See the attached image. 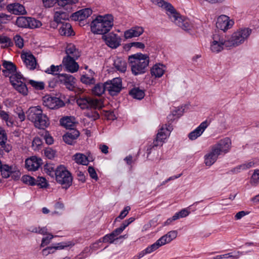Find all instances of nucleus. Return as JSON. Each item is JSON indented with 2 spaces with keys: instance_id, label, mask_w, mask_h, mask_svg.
Here are the masks:
<instances>
[{
  "instance_id": "obj_39",
  "label": "nucleus",
  "mask_w": 259,
  "mask_h": 259,
  "mask_svg": "<svg viewBox=\"0 0 259 259\" xmlns=\"http://www.w3.org/2000/svg\"><path fill=\"white\" fill-rule=\"evenodd\" d=\"M105 91V83H101L96 84L92 90L93 94L97 96H101Z\"/></svg>"
},
{
  "instance_id": "obj_38",
  "label": "nucleus",
  "mask_w": 259,
  "mask_h": 259,
  "mask_svg": "<svg viewBox=\"0 0 259 259\" xmlns=\"http://www.w3.org/2000/svg\"><path fill=\"white\" fill-rule=\"evenodd\" d=\"M114 65L116 69L121 72H124L126 70V63L122 58H116L114 61Z\"/></svg>"
},
{
  "instance_id": "obj_12",
  "label": "nucleus",
  "mask_w": 259,
  "mask_h": 259,
  "mask_svg": "<svg viewBox=\"0 0 259 259\" xmlns=\"http://www.w3.org/2000/svg\"><path fill=\"white\" fill-rule=\"evenodd\" d=\"M59 81L70 91H74L76 88V79L72 75L62 73L58 76Z\"/></svg>"
},
{
  "instance_id": "obj_11",
  "label": "nucleus",
  "mask_w": 259,
  "mask_h": 259,
  "mask_svg": "<svg viewBox=\"0 0 259 259\" xmlns=\"http://www.w3.org/2000/svg\"><path fill=\"white\" fill-rule=\"evenodd\" d=\"M213 40L210 44V49L212 52L218 53L221 52L224 47H229L226 45L227 40H224L223 37H220L218 34H214Z\"/></svg>"
},
{
  "instance_id": "obj_26",
  "label": "nucleus",
  "mask_w": 259,
  "mask_h": 259,
  "mask_svg": "<svg viewBox=\"0 0 259 259\" xmlns=\"http://www.w3.org/2000/svg\"><path fill=\"white\" fill-rule=\"evenodd\" d=\"M72 245L70 242H60L57 244L56 246L48 247L42 250L44 255L47 256L49 254L53 253L56 250L62 249L65 247Z\"/></svg>"
},
{
  "instance_id": "obj_13",
  "label": "nucleus",
  "mask_w": 259,
  "mask_h": 259,
  "mask_svg": "<svg viewBox=\"0 0 259 259\" xmlns=\"http://www.w3.org/2000/svg\"><path fill=\"white\" fill-rule=\"evenodd\" d=\"M231 146V141L229 138H225L221 140L218 143L213 145L211 147L216 151L220 155L222 154L228 153Z\"/></svg>"
},
{
  "instance_id": "obj_46",
  "label": "nucleus",
  "mask_w": 259,
  "mask_h": 259,
  "mask_svg": "<svg viewBox=\"0 0 259 259\" xmlns=\"http://www.w3.org/2000/svg\"><path fill=\"white\" fill-rule=\"evenodd\" d=\"M157 249L155 247L154 243L149 246H148L145 249L143 250V251H141L137 256L138 257V258L140 259L143 257L145 254L151 253V252L154 251L155 250H157Z\"/></svg>"
},
{
  "instance_id": "obj_30",
  "label": "nucleus",
  "mask_w": 259,
  "mask_h": 259,
  "mask_svg": "<svg viewBox=\"0 0 259 259\" xmlns=\"http://www.w3.org/2000/svg\"><path fill=\"white\" fill-rule=\"evenodd\" d=\"M7 8L9 12L15 15H24L26 13L24 7L18 3L9 4Z\"/></svg>"
},
{
  "instance_id": "obj_48",
  "label": "nucleus",
  "mask_w": 259,
  "mask_h": 259,
  "mask_svg": "<svg viewBox=\"0 0 259 259\" xmlns=\"http://www.w3.org/2000/svg\"><path fill=\"white\" fill-rule=\"evenodd\" d=\"M118 238H116L112 232L111 233L106 235L102 238L99 240L100 242H108L110 243H113L114 241L117 239Z\"/></svg>"
},
{
  "instance_id": "obj_62",
  "label": "nucleus",
  "mask_w": 259,
  "mask_h": 259,
  "mask_svg": "<svg viewBox=\"0 0 259 259\" xmlns=\"http://www.w3.org/2000/svg\"><path fill=\"white\" fill-rule=\"evenodd\" d=\"M48 236L42 239L41 246H44L48 245L51 240L54 238V236L51 234H48Z\"/></svg>"
},
{
  "instance_id": "obj_34",
  "label": "nucleus",
  "mask_w": 259,
  "mask_h": 259,
  "mask_svg": "<svg viewBox=\"0 0 259 259\" xmlns=\"http://www.w3.org/2000/svg\"><path fill=\"white\" fill-rule=\"evenodd\" d=\"M153 4L158 6L165 9L167 11V14H169L175 10L174 8L169 3H166L163 0H151Z\"/></svg>"
},
{
  "instance_id": "obj_21",
  "label": "nucleus",
  "mask_w": 259,
  "mask_h": 259,
  "mask_svg": "<svg viewBox=\"0 0 259 259\" xmlns=\"http://www.w3.org/2000/svg\"><path fill=\"white\" fill-rule=\"evenodd\" d=\"M42 113L41 107L37 106L30 107L26 113L27 119L33 123Z\"/></svg>"
},
{
  "instance_id": "obj_16",
  "label": "nucleus",
  "mask_w": 259,
  "mask_h": 259,
  "mask_svg": "<svg viewBox=\"0 0 259 259\" xmlns=\"http://www.w3.org/2000/svg\"><path fill=\"white\" fill-rule=\"evenodd\" d=\"M46 8H51L58 2V5L65 7L66 9L70 8V6L78 2V0H42Z\"/></svg>"
},
{
  "instance_id": "obj_42",
  "label": "nucleus",
  "mask_w": 259,
  "mask_h": 259,
  "mask_svg": "<svg viewBox=\"0 0 259 259\" xmlns=\"http://www.w3.org/2000/svg\"><path fill=\"white\" fill-rule=\"evenodd\" d=\"M60 123L63 126L71 130H73L74 126V123L69 117H65L61 119Z\"/></svg>"
},
{
  "instance_id": "obj_36",
  "label": "nucleus",
  "mask_w": 259,
  "mask_h": 259,
  "mask_svg": "<svg viewBox=\"0 0 259 259\" xmlns=\"http://www.w3.org/2000/svg\"><path fill=\"white\" fill-rule=\"evenodd\" d=\"M59 33L62 35H71L73 33L71 25L69 23H62L59 28Z\"/></svg>"
},
{
  "instance_id": "obj_35",
  "label": "nucleus",
  "mask_w": 259,
  "mask_h": 259,
  "mask_svg": "<svg viewBox=\"0 0 259 259\" xmlns=\"http://www.w3.org/2000/svg\"><path fill=\"white\" fill-rule=\"evenodd\" d=\"M242 254L239 251L217 255L213 259H238Z\"/></svg>"
},
{
  "instance_id": "obj_15",
  "label": "nucleus",
  "mask_w": 259,
  "mask_h": 259,
  "mask_svg": "<svg viewBox=\"0 0 259 259\" xmlns=\"http://www.w3.org/2000/svg\"><path fill=\"white\" fill-rule=\"evenodd\" d=\"M106 44L112 49H116L121 45V38L117 34L110 33L102 36Z\"/></svg>"
},
{
  "instance_id": "obj_55",
  "label": "nucleus",
  "mask_w": 259,
  "mask_h": 259,
  "mask_svg": "<svg viewBox=\"0 0 259 259\" xmlns=\"http://www.w3.org/2000/svg\"><path fill=\"white\" fill-rule=\"evenodd\" d=\"M35 179L29 176H24L22 178V181L25 184H28L31 186L35 185Z\"/></svg>"
},
{
  "instance_id": "obj_52",
  "label": "nucleus",
  "mask_w": 259,
  "mask_h": 259,
  "mask_svg": "<svg viewBox=\"0 0 259 259\" xmlns=\"http://www.w3.org/2000/svg\"><path fill=\"white\" fill-rule=\"evenodd\" d=\"M190 213L188 208H184L178 212L174 214V219H179L180 218H185L188 216Z\"/></svg>"
},
{
  "instance_id": "obj_54",
  "label": "nucleus",
  "mask_w": 259,
  "mask_h": 259,
  "mask_svg": "<svg viewBox=\"0 0 259 259\" xmlns=\"http://www.w3.org/2000/svg\"><path fill=\"white\" fill-rule=\"evenodd\" d=\"M44 170L48 175L53 178L55 176L56 169L52 164H47L45 166Z\"/></svg>"
},
{
  "instance_id": "obj_44",
  "label": "nucleus",
  "mask_w": 259,
  "mask_h": 259,
  "mask_svg": "<svg viewBox=\"0 0 259 259\" xmlns=\"http://www.w3.org/2000/svg\"><path fill=\"white\" fill-rule=\"evenodd\" d=\"M28 17L24 16L18 17L16 20V24L19 27L28 28Z\"/></svg>"
},
{
  "instance_id": "obj_27",
  "label": "nucleus",
  "mask_w": 259,
  "mask_h": 259,
  "mask_svg": "<svg viewBox=\"0 0 259 259\" xmlns=\"http://www.w3.org/2000/svg\"><path fill=\"white\" fill-rule=\"evenodd\" d=\"M36 120L33 123L34 126L37 128L44 130L50 125L49 118L43 113L39 115Z\"/></svg>"
},
{
  "instance_id": "obj_1",
  "label": "nucleus",
  "mask_w": 259,
  "mask_h": 259,
  "mask_svg": "<svg viewBox=\"0 0 259 259\" xmlns=\"http://www.w3.org/2000/svg\"><path fill=\"white\" fill-rule=\"evenodd\" d=\"M113 26V17L111 15H98L91 23V30L94 34L108 33Z\"/></svg>"
},
{
  "instance_id": "obj_31",
  "label": "nucleus",
  "mask_w": 259,
  "mask_h": 259,
  "mask_svg": "<svg viewBox=\"0 0 259 259\" xmlns=\"http://www.w3.org/2000/svg\"><path fill=\"white\" fill-rule=\"evenodd\" d=\"M79 136V132L76 130L73 129L66 133V134L63 136V139L66 143L69 145H72L74 143V141Z\"/></svg>"
},
{
  "instance_id": "obj_18",
  "label": "nucleus",
  "mask_w": 259,
  "mask_h": 259,
  "mask_svg": "<svg viewBox=\"0 0 259 259\" xmlns=\"http://www.w3.org/2000/svg\"><path fill=\"white\" fill-rule=\"evenodd\" d=\"M178 235V232L175 230L170 231L166 234L162 236L159 239H158L154 243L155 247L157 249L160 247L170 243L172 240L175 239Z\"/></svg>"
},
{
  "instance_id": "obj_5",
  "label": "nucleus",
  "mask_w": 259,
  "mask_h": 259,
  "mask_svg": "<svg viewBox=\"0 0 259 259\" xmlns=\"http://www.w3.org/2000/svg\"><path fill=\"white\" fill-rule=\"evenodd\" d=\"M77 105L82 109L88 108H100L102 106L101 100L91 97L80 98L76 101Z\"/></svg>"
},
{
  "instance_id": "obj_64",
  "label": "nucleus",
  "mask_w": 259,
  "mask_h": 259,
  "mask_svg": "<svg viewBox=\"0 0 259 259\" xmlns=\"http://www.w3.org/2000/svg\"><path fill=\"white\" fill-rule=\"evenodd\" d=\"M1 148L2 150L5 151L7 153H9L10 151H11L12 147V146L7 143V142H5L4 144H0Z\"/></svg>"
},
{
  "instance_id": "obj_43",
  "label": "nucleus",
  "mask_w": 259,
  "mask_h": 259,
  "mask_svg": "<svg viewBox=\"0 0 259 259\" xmlns=\"http://www.w3.org/2000/svg\"><path fill=\"white\" fill-rule=\"evenodd\" d=\"M27 83L31 85L36 90H42L45 88V83L43 81H37L32 79L27 80Z\"/></svg>"
},
{
  "instance_id": "obj_7",
  "label": "nucleus",
  "mask_w": 259,
  "mask_h": 259,
  "mask_svg": "<svg viewBox=\"0 0 259 259\" xmlns=\"http://www.w3.org/2000/svg\"><path fill=\"white\" fill-rule=\"evenodd\" d=\"M2 66L4 69L2 70L3 75L5 77H8L10 81L13 79L20 76V73L17 72L16 66L12 62L4 60L3 61Z\"/></svg>"
},
{
  "instance_id": "obj_14",
  "label": "nucleus",
  "mask_w": 259,
  "mask_h": 259,
  "mask_svg": "<svg viewBox=\"0 0 259 259\" xmlns=\"http://www.w3.org/2000/svg\"><path fill=\"white\" fill-rule=\"evenodd\" d=\"M234 24V22L228 16L225 15L220 16L216 23L217 27L223 31H226L230 29Z\"/></svg>"
},
{
  "instance_id": "obj_3",
  "label": "nucleus",
  "mask_w": 259,
  "mask_h": 259,
  "mask_svg": "<svg viewBox=\"0 0 259 259\" xmlns=\"http://www.w3.org/2000/svg\"><path fill=\"white\" fill-rule=\"evenodd\" d=\"M55 179L57 182L62 185L65 189H67L72 185L73 179L72 175L63 165H60L56 168Z\"/></svg>"
},
{
  "instance_id": "obj_24",
  "label": "nucleus",
  "mask_w": 259,
  "mask_h": 259,
  "mask_svg": "<svg viewBox=\"0 0 259 259\" xmlns=\"http://www.w3.org/2000/svg\"><path fill=\"white\" fill-rule=\"evenodd\" d=\"M21 58L28 69L33 70L36 68V61L32 54L30 53L22 54Z\"/></svg>"
},
{
  "instance_id": "obj_37",
  "label": "nucleus",
  "mask_w": 259,
  "mask_h": 259,
  "mask_svg": "<svg viewBox=\"0 0 259 259\" xmlns=\"http://www.w3.org/2000/svg\"><path fill=\"white\" fill-rule=\"evenodd\" d=\"M73 159L76 163L79 164L87 165L89 162L88 157L83 154L80 153L74 154Z\"/></svg>"
},
{
  "instance_id": "obj_6",
  "label": "nucleus",
  "mask_w": 259,
  "mask_h": 259,
  "mask_svg": "<svg viewBox=\"0 0 259 259\" xmlns=\"http://www.w3.org/2000/svg\"><path fill=\"white\" fill-rule=\"evenodd\" d=\"M169 17L173 22L184 30L187 31L191 29L192 24L190 20L187 18L182 17L175 10L173 12L169 14Z\"/></svg>"
},
{
  "instance_id": "obj_23",
  "label": "nucleus",
  "mask_w": 259,
  "mask_h": 259,
  "mask_svg": "<svg viewBox=\"0 0 259 259\" xmlns=\"http://www.w3.org/2000/svg\"><path fill=\"white\" fill-rule=\"evenodd\" d=\"M144 31L143 27L136 26L126 30L124 32V37L125 39H130L133 37H137L142 35Z\"/></svg>"
},
{
  "instance_id": "obj_53",
  "label": "nucleus",
  "mask_w": 259,
  "mask_h": 259,
  "mask_svg": "<svg viewBox=\"0 0 259 259\" xmlns=\"http://www.w3.org/2000/svg\"><path fill=\"white\" fill-rule=\"evenodd\" d=\"M0 44H4L5 47H11L13 45V42L11 39L5 35H0Z\"/></svg>"
},
{
  "instance_id": "obj_25",
  "label": "nucleus",
  "mask_w": 259,
  "mask_h": 259,
  "mask_svg": "<svg viewBox=\"0 0 259 259\" xmlns=\"http://www.w3.org/2000/svg\"><path fill=\"white\" fill-rule=\"evenodd\" d=\"M208 125V123L206 120L202 122L195 130L189 133L188 135L189 139L191 140L196 139L202 135Z\"/></svg>"
},
{
  "instance_id": "obj_59",
  "label": "nucleus",
  "mask_w": 259,
  "mask_h": 259,
  "mask_svg": "<svg viewBox=\"0 0 259 259\" xmlns=\"http://www.w3.org/2000/svg\"><path fill=\"white\" fill-rule=\"evenodd\" d=\"M5 142H7L6 132L3 128L0 127V144H4Z\"/></svg>"
},
{
  "instance_id": "obj_32",
  "label": "nucleus",
  "mask_w": 259,
  "mask_h": 259,
  "mask_svg": "<svg viewBox=\"0 0 259 259\" xmlns=\"http://www.w3.org/2000/svg\"><path fill=\"white\" fill-rule=\"evenodd\" d=\"M219 156L218 153L216 151H214L211 147L210 152L204 156V163L207 166L212 165L216 161Z\"/></svg>"
},
{
  "instance_id": "obj_47",
  "label": "nucleus",
  "mask_w": 259,
  "mask_h": 259,
  "mask_svg": "<svg viewBox=\"0 0 259 259\" xmlns=\"http://www.w3.org/2000/svg\"><path fill=\"white\" fill-rule=\"evenodd\" d=\"M28 28L34 29L40 27L42 25L40 21L35 19V18L28 17Z\"/></svg>"
},
{
  "instance_id": "obj_9",
  "label": "nucleus",
  "mask_w": 259,
  "mask_h": 259,
  "mask_svg": "<svg viewBox=\"0 0 259 259\" xmlns=\"http://www.w3.org/2000/svg\"><path fill=\"white\" fill-rule=\"evenodd\" d=\"M105 88L110 95H117L122 89V81L120 78H114L112 80L106 82Z\"/></svg>"
},
{
  "instance_id": "obj_63",
  "label": "nucleus",
  "mask_w": 259,
  "mask_h": 259,
  "mask_svg": "<svg viewBox=\"0 0 259 259\" xmlns=\"http://www.w3.org/2000/svg\"><path fill=\"white\" fill-rule=\"evenodd\" d=\"M88 172L90 174V176L93 179L97 181L98 177L95 168L92 166H89L88 167Z\"/></svg>"
},
{
  "instance_id": "obj_10",
  "label": "nucleus",
  "mask_w": 259,
  "mask_h": 259,
  "mask_svg": "<svg viewBox=\"0 0 259 259\" xmlns=\"http://www.w3.org/2000/svg\"><path fill=\"white\" fill-rule=\"evenodd\" d=\"M172 129V127L170 125H167L166 124L163 125L160 128L157 134L156 138L153 142L155 147L162 145L164 140L169 136Z\"/></svg>"
},
{
  "instance_id": "obj_41",
  "label": "nucleus",
  "mask_w": 259,
  "mask_h": 259,
  "mask_svg": "<svg viewBox=\"0 0 259 259\" xmlns=\"http://www.w3.org/2000/svg\"><path fill=\"white\" fill-rule=\"evenodd\" d=\"M130 94L135 99L141 100L145 96V93L143 90L139 88H134L131 90Z\"/></svg>"
},
{
  "instance_id": "obj_50",
  "label": "nucleus",
  "mask_w": 259,
  "mask_h": 259,
  "mask_svg": "<svg viewBox=\"0 0 259 259\" xmlns=\"http://www.w3.org/2000/svg\"><path fill=\"white\" fill-rule=\"evenodd\" d=\"M28 230L31 232L39 233L42 235L48 234V229L46 227H31Z\"/></svg>"
},
{
  "instance_id": "obj_20",
  "label": "nucleus",
  "mask_w": 259,
  "mask_h": 259,
  "mask_svg": "<svg viewBox=\"0 0 259 259\" xmlns=\"http://www.w3.org/2000/svg\"><path fill=\"white\" fill-rule=\"evenodd\" d=\"M42 163L40 158L36 156H32L25 160V167L30 171H35L38 169Z\"/></svg>"
},
{
  "instance_id": "obj_56",
  "label": "nucleus",
  "mask_w": 259,
  "mask_h": 259,
  "mask_svg": "<svg viewBox=\"0 0 259 259\" xmlns=\"http://www.w3.org/2000/svg\"><path fill=\"white\" fill-rule=\"evenodd\" d=\"M14 41L15 45L19 48H22L24 46V41L22 37L19 35H16L14 37Z\"/></svg>"
},
{
  "instance_id": "obj_60",
  "label": "nucleus",
  "mask_w": 259,
  "mask_h": 259,
  "mask_svg": "<svg viewBox=\"0 0 259 259\" xmlns=\"http://www.w3.org/2000/svg\"><path fill=\"white\" fill-rule=\"evenodd\" d=\"M12 19L11 15H7L4 13L0 14V21L2 23H6L8 21H10Z\"/></svg>"
},
{
  "instance_id": "obj_45",
  "label": "nucleus",
  "mask_w": 259,
  "mask_h": 259,
  "mask_svg": "<svg viewBox=\"0 0 259 259\" xmlns=\"http://www.w3.org/2000/svg\"><path fill=\"white\" fill-rule=\"evenodd\" d=\"M90 76H88V75H84L81 77V81L82 82L85 84H94L95 82V79L93 75L94 73L90 70Z\"/></svg>"
},
{
  "instance_id": "obj_28",
  "label": "nucleus",
  "mask_w": 259,
  "mask_h": 259,
  "mask_svg": "<svg viewBox=\"0 0 259 259\" xmlns=\"http://www.w3.org/2000/svg\"><path fill=\"white\" fill-rule=\"evenodd\" d=\"M66 57L77 59L81 55V52L73 44H68L66 47Z\"/></svg>"
},
{
  "instance_id": "obj_57",
  "label": "nucleus",
  "mask_w": 259,
  "mask_h": 259,
  "mask_svg": "<svg viewBox=\"0 0 259 259\" xmlns=\"http://www.w3.org/2000/svg\"><path fill=\"white\" fill-rule=\"evenodd\" d=\"M130 210L131 207L129 206H127L124 207V209L120 213L119 216L115 219V221H117L118 219L121 220L124 219L127 215Z\"/></svg>"
},
{
  "instance_id": "obj_2",
  "label": "nucleus",
  "mask_w": 259,
  "mask_h": 259,
  "mask_svg": "<svg viewBox=\"0 0 259 259\" xmlns=\"http://www.w3.org/2000/svg\"><path fill=\"white\" fill-rule=\"evenodd\" d=\"M128 61L133 74L137 75L146 72L149 63V57L146 54L137 53L129 56Z\"/></svg>"
},
{
  "instance_id": "obj_33",
  "label": "nucleus",
  "mask_w": 259,
  "mask_h": 259,
  "mask_svg": "<svg viewBox=\"0 0 259 259\" xmlns=\"http://www.w3.org/2000/svg\"><path fill=\"white\" fill-rule=\"evenodd\" d=\"M166 70L165 66L160 63L155 64L151 69V74L156 78L161 77Z\"/></svg>"
},
{
  "instance_id": "obj_8",
  "label": "nucleus",
  "mask_w": 259,
  "mask_h": 259,
  "mask_svg": "<svg viewBox=\"0 0 259 259\" xmlns=\"http://www.w3.org/2000/svg\"><path fill=\"white\" fill-rule=\"evenodd\" d=\"M18 78H16L10 81L14 88L20 94L23 96H26L28 93V90L26 86L27 79L24 78L21 74Z\"/></svg>"
},
{
  "instance_id": "obj_22",
  "label": "nucleus",
  "mask_w": 259,
  "mask_h": 259,
  "mask_svg": "<svg viewBox=\"0 0 259 259\" xmlns=\"http://www.w3.org/2000/svg\"><path fill=\"white\" fill-rule=\"evenodd\" d=\"M0 172L3 178H7L12 174H15L17 176H19L20 172L16 165H13L9 166L7 164H3Z\"/></svg>"
},
{
  "instance_id": "obj_4",
  "label": "nucleus",
  "mask_w": 259,
  "mask_h": 259,
  "mask_svg": "<svg viewBox=\"0 0 259 259\" xmlns=\"http://www.w3.org/2000/svg\"><path fill=\"white\" fill-rule=\"evenodd\" d=\"M251 33V29L243 28L233 33L231 37L227 40L226 45L229 47H236L244 42Z\"/></svg>"
},
{
  "instance_id": "obj_49",
  "label": "nucleus",
  "mask_w": 259,
  "mask_h": 259,
  "mask_svg": "<svg viewBox=\"0 0 259 259\" xmlns=\"http://www.w3.org/2000/svg\"><path fill=\"white\" fill-rule=\"evenodd\" d=\"M250 183L252 186H256L259 183V169L254 170L250 178Z\"/></svg>"
},
{
  "instance_id": "obj_61",
  "label": "nucleus",
  "mask_w": 259,
  "mask_h": 259,
  "mask_svg": "<svg viewBox=\"0 0 259 259\" xmlns=\"http://www.w3.org/2000/svg\"><path fill=\"white\" fill-rule=\"evenodd\" d=\"M254 162L253 161H249L242 164H240L242 170H245L251 168L254 165Z\"/></svg>"
},
{
  "instance_id": "obj_58",
  "label": "nucleus",
  "mask_w": 259,
  "mask_h": 259,
  "mask_svg": "<svg viewBox=\"0 0 259 259\" xmlns=\"http://www.w3.org/2000/svg\"><path fill=\"white\" fill-rule=\"evenodd\" d=\"M42 144V142L41 139L38 137H35L32 141V146L34 149H38L41 147Z\"/></svg>"
},
{
  "instance_id": "obj_17",
  "label": "nucleus",
  "mask_w": 259,
  "mask_h": 259,
  "mask_svg": "<svg viewBox=\"0 0 259 259\" xmlns=\"http://www.w3.org/2000/svg\"><path fill=\"white\" fill-rule=\"evenodd\" d=\"M42 101L43 105L51 109L58 108L64 105L63 102L57 97L45 96Z\"/></svg>"
},
{
  "instance_id": "obj_29",
  "label": "nucleus",
  "mask_w": 259,
  "mask_h": 259,
  "mask_svg": "<svg viewBox=\"0 0 259 259\" xmlns=\"http://www.w3.org/2000/svg\"><path fill=\"white\" fill-rule=\"evenodd\" d=\"M92 13V10L89 8L80 10L74 13L72 16V20L74 21H82L89 17Z\"/></svg>"
},
{
  "instance_id": "obj_40",
  "label": "nucleus",
  "mask_w": 259,
  "mask_h": 259,
  "mask_svg": "<svg viewBox=\"0 0 259 259\" xmlns=\"http://www.w3.org/2000/svg\"><path fill=\"white\" fill-rule=\"evenodd\" d=\"M68 18L69 15L67 13L62 11H59L55 13L54 20L57 23H62V20L68 19Z\"/></svg>"
},
{
  "instance_id": "obj_19",
  "label": "nucleus",
  "mask_w": 259,
  "mask_h": 259,
  "mask_svg": "<svg viewBox=\"0 0 259 259\" xmlns=\"http://www.w3.org/2000/svg\"><path fill=\"white\" fill-rule=\"evenodd\" d=\"M75 59L71 58L64 57L62 64L65 67L66 71L71 73H74L78 70L79 65L75 62Z\"/></svg>"
},
{
  "instance_id": "obj_51",
  "label": "nucleus",
  "mask_w": 259,
  "mask_h": 259,
  "mask_svg": "<svg viewBox=\"0 0 259 259\" xmlns=\"http://www.w3.org/2000/svg\"><path fill=\"white\" fill-rule=\"evenodd\" d=\"M35 185L39 186L40 188H47L48 184L46 178L42 177H38L35 180Z\"/></svg>"
}]
</instances>
